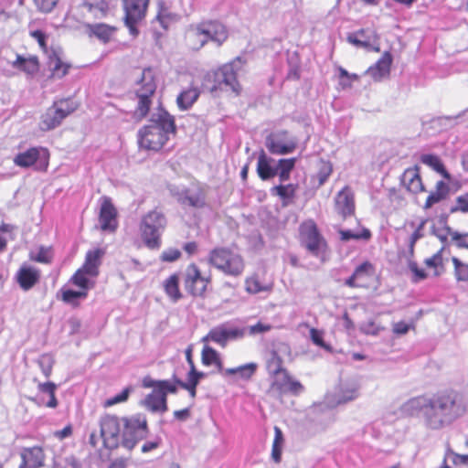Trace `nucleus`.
<instances>
[{
	"label": "nucleus",
	"instance_id": "obj_1",
	"mask_svg": "<svg viewBox=\"0 0 468 468\" xmlns=\"http://www.w3.org/2000/svg\"><path fill=\"white\" fill-rule=\"evenodd\" d=\"M404 411L411 417L421 416L429 428L436 430L463 415L466 406L458 391L445 389L432 398L419 396L409 399Z\"/></svg>",
	"mask_w": 468,
	"mask_h": 468
},
{
	"label": "nucleus",
	"instance_id": "obj_2",
	"mask_svg": "<svg viewBox=\"0 0 468 468\" xmlns=\"http://www.w3.org/2000/svg\"><path fill=\"white\" fill-rule=\"evenodd\" d=\"M176 132L174 116L164 108H158L157 112L152 115L150 123L138 131V145L146 151L158 152L166 144L169 135Z\"/></svg>",
	"mask_w": 468,
	"mask_h": 468
},
{
	"label": "nucleus",
	"instance_id": "obj_3",
	"mask_svg": "<svg viewBox=\"0 0 468 468\" xmlns=\"http://www.w3.org/2000/svg\"><path fill=\"white\" fill-rule=\"evenodd\" d=\"M207 261L214 269L233 278L240 277L246 268L243 256L238 250L226 246L213 248L208 252Z\"/></svg>",
	"mask_w": 468,
	"mask_h": 468
},
{
	"label": "nucleus",
	"instance_id": "obj_4",
	"mask_svg": "<svg viewBox=\"0 0 468 468\" xmlns=\"http://www.w3.org/2000/svg\"><path fill=\"white\" fill-rule=\"evenodd\" d=\"M144 388H152V392L145 396L143 405L151 412L164 413L168 410L167 395L177 392L176 385L170 380H155L150 376L142 379Z\"/></svg>",
	"mask_w": 468,
	"mask_h": 468
},
{
	"label": "nucleus",
	"instance_id": "obj_5",
	"mask_svg": "<svg viewBox=\"0 0 468 468\" xmlns=\"http://www.w3.org/2000/svg\"><path fill=\"white\" fill-rule=\"evenodd\" d=\"M167 225L165 215L154 208L142 217L139 225L140 236L144 246L151 250H157L162 246V234Z\"/></svg>",
	"mask_w": 468,
	"mask_h": 468
},
{
	"label": "nucleus",
	"instance_id": "obj_6",
	"mask_svg": "<svg viewBox=\"0 0 468 468\" xmlns=\"http://www.w3.org/2000/svg\"><path fill=\"white\" fill-rule=\"evenodd\" d=\"M299 240L313 256L324 261L329 251V246L322 235L317 224L312 218L303 220L299 225Z\"/></svg>",
	"mask_w": 468,
	"mask_h": 468
},
{
	"label": "nucleus",
	"instance_id": "obj_7",
	"mask_svg": "<svg viewBox=\"0 0 468 468\" xmlns=\"http://www.w3.org/2000/svg\"><path fill=\"white\" fill-rule=\"evenodd\" d=\"M184 289L193 298L204 299L212 287V274L205 273L196 262H190L183 274Z\"/></svg>",
	"mask_w": 468,
	"mask_h": 468
},
{
	"label": "nucleus",
	"instance_id": "obj_8",
	"mask_svg": "<svg viewBox=\"0 0 468 468\" xmlns=\"http://www.w3.org/2000/svg\"><path fill=\"white\" fill-rule=\"evenodd\" d=\"M79 106V102L69 97L54 101L40 117V130L50 131L59 126L62 121L73 113Z\"/></svg>",
	"mask_w": 468,
	"mask_h": 468
},
{
	"label": "nucleus",
	"instance_id": "obj_9",
	"mask_svg": "<svg viewBox=\"0 0 468 468\" xmlns=\"http://www.w3.org/2000/svg\"><path fill=\"white\" fill-rule=\"evenodd\" d=\"M237 62H240V58L238 57L235 59L219 66L217 69L207 75L208 80H213V84L210 87V90L212 92L229 90L236 95L240 93L241 85L238 80Z\"/></svg>",
	"mask_w": 468,
	"mask_h": 468
},
{
	"label": "nucleus",
	"instance_id": "obj_10",
	"mask_svg": "<svg viewBox=\"0 0 468 468\" xmlns=\"http://www.w3.org/2000/svg\"><path fill=\"white\" fill-rule=\"evenodd\" d=\"M122 446L133 450L139 441L146 438L149 432L148 420L145 414L138 412L122 418Z\"/></svg>",
	"mask_w": 468,
	"mask_h": 468
},
{
	"label": "nucleus",
	"instance_id": "obj_11",
	"mask_svg": "<svg viewBox=\"0 0 468 468\" xmlns=\"http://www.w3.org/2000/svg\"><path fill=\"white\" fill-rule=\"evenodd\" d=\"M151 0H122L123 11V23L131 36L139 35L138 25L147 15Z\"/></svg>",
	"mask_w": 468,
	"mask_h": 468
},
{
	"label": "nucleus",
	"instance_id": "obj_12",
	"mask_svg": "<svg viewBox=\"0 0 468 468\" xmlns=\"http://www.w3.org/2000/svg\"><path fill=\"white\" fill-rule=\"evenodd\" d=\"M101 437L104 448L115 450L122 445V418L113 414H105L100 420Z\"/></svg>",
	"mask_w": 468,
	"mask_h": 468
},
{
	"label": "nucleus",
	"instance_id": "obj_13",
	"mask_svg": "<svg viewBox=\"0 0 468 468\" xmlns=\"http://www.w3.org/2000/svg\"><path fill=\"white\" fill-rule=\"evenodd\" d=\"M16 165L27 168L36 165L38 171H47L49 165V152L43 147H31L25 152L17 154L14 158Z\"/></svg>",
	"mask_w": 468,
	"mask_h": 468
},
{
	"label": "nucleus",
	"instance_id": "obj_14",
	"mask_svg": "<svg viewBox=\"0 0 468 468\" xmlns=\"http://www.w3.org/2000/svg\"><path fill=\"white\" fill-rule=\"evenodd\" d=\"M272 378L268 389V392L272 396L282 398L287 393L297 396L304 389L303 384L294 379L287 369L282 370L280 375L272 376Z\"/></svg>",
	"mask_w": 468,
	"mask_h": 468
},
{
	"label": "nucleus",
	"instance_id": "obj_15",
	"mask_svg": "<svg viewBox=\"0 0 468 468\" xmlns=\"http://www.w3.org/2000/svg\"><path fill=\"white\" fill-rule=\"evenodd\" d=\"M245 335L244 329L239 327H228L226 324H219L211 328L208 333L202 337L201 341L213 342L221 347H226L229 340L242 338Z\"/></svg>",
	"mask_w": 468,
	"mask_h": 468
},
{
	"label": "nucleus",
	"instance_id": "obj_16",
	"mask_svg": "<svg viewBox=\"0 0 468 468\" xmlns=\"http://www.w3.org/2000/svg\"><path fill=\"white\" fill-rule=\"evenodd\" d=\"M346 40L356 48H363L378 53L380 51L379 36L376 30L371 28H361L350 33L347 35Z\"/></svg>",
	"mask_w": 468,
	"mask_h": 468
},
{
	"label": "nucleus",
	"instance_id": "obj_17",
	"mask_svg": "<svg viewBox=\"0 0 468 468\" xmlns=\"http://www.w3.org/2000/svg\"><path fill=\"white\" fill-rule=\"evenodd\" d=\"M376 276V266L369 261L359 264L353 274L345 281L349 288H368Z\"/></svg>",
	"mask_w": 468,
	"mask_h": 468
},
{
	"label": "nucleus",
	"instance_id": "obj_18",
	"mask_svg": "<svg viewBox=\"0 0 468 468\" xmlns=\"http://www.w3.org/2000/svg\"><path fill=\"white\" fill-rule=\"evenodd\" d=\"M199 24L201 28H203L207 43L210 41L215 43L218 47H220L229 39V29L221 21L209 19L201 21Z\"/></svg>",
	"mask_w": 468,
	"mask_h": 468
},
{
	"label": "nucleus",
	"instance_id": "obj_19",
	"mask_svg": "<svg viewBox=\"0 0 468 468\" xmlns=\"http://www.w3.org/2000/svg\"><path fill=\"white\" fill-rule=\"evenodd\" d=\"M99 223L103 231L114 232L118 228V211L108 197H103L101 199Z\"/></svg>",
	"mask_w": 468,
	"mask_h": 468
},
{
	"label": "nucleus",
	"instance_id": "obj_20",
	"mask_svg": "<svg viewBox=\"0 0 468 468\" xmlns=\"http://www.w3.org/2000/svg\"><path fill=\"white\" fill-rule=\"evenodd\" d=\"M84 28L90 37H95L103 44L111 42L119 29L116 26L106 23H87Z\"/></svg>",
	"mask_w": 468,
	"mask_h": 468
},
{
	"label": "nucleus",
	"instance_id": "obj_21",
	"mask_svg": "<svg viewBox=\"0 0 468 468\" xmlns=\"http://www.w3.org/2000/svg\"><path fill=\"white\" fill-rule=\"evenodd\" d=\"M48 65L50 71L48 78L51 80H60L64 78L72 68L69 62L62 59L61 52L57 49H51L50 53L48 55Z\"/></svg>",
	"mask_w": 468,
	"mask_h": 468
},
{
	"label": "nucleus",
	"instance_id": "obj_22",
	"mask_svg": "<svg viewBox=\"0 0 468 468\" xmlns=\"http://www.w3.org/2000/svg\"><path fill=\"white\" fill-rule=\"evenodd\" d=\"M401 183L409 192L414 195L426 192V188L420 176V167L418 165L409 167L403 172L401 176Z\"/></svg>",
	"mask_w": 468,
	"mask_h": 468
},
{
	"label": "nucleus",
	"instance_id": "obj_23",
	"mask_svg": "<svg viewBox=\"0 0 468 468\" xmlns=\"http://www.w3.org/2000/svg\"><path fill=\"white\" fill-rule=\"evenodd\" d=\"M20 457L21 463L18 468H41L46 459L44 450L40 446L24 448Z\"/></svg>",
	"mask_w": 468,
	"mask_h": 468
},
{
	"label": "nucleus",
	"instance_id": "obj_24",
	"mask_svg": "<svg viewBox=\"0 0 468 468\" xmlns=\"http://www.w3.org/2000/svg\"><path fill=\"white\" fill-rule=\"evenodd\" d=\"M335 207L336 212L344 218L354 215L355 213V198L350 187L346 186L335 197Z\"/></svg>",
	"mask_w": 468,
	"mask_h": 468
},
{
	"label": "nucleus",
	"instance_id": "obj_25",
	"mask_svg": "<svg viewBox=\"0 0 468 468\" xmlns=\"http://www.w3.org/2000/svg\"><path fill=\"white\" fill-rule=\"evenodd\" d=\"M105 254L106 250L104 248H95L87 251L81 268L86 271L90 277L95 278L99 275L100 266Z\"/></svg>",
	"mask_w": 468,
	"mask_h": 468
},
{
	"label": "nucleus",
	"instance_id": "obj_26",
	"mask_svg": "<svg viewBox=\"0 0 468 468\" xmlns=\"http://www.w3.org/2000/svg\"><path fill=\"white\" fill-rule=\"evenodd\" d=\"M392 56L388 51L383 53L381 58L366 71L375 81H380L388 77L392 65Z\"/></svg>",
	"mask_w": 468,
	"mask_h": 468
},
{
	"label": "nucleus",
	"instance_id": "obj_27",
	"mask_svg": "<svg viewBox=\"0 0 468 468\" xmlns=\"http://www.w3.org/2000/svg\"><path fill=\"white\" fill-rule=\"evenodd\" d=\"M40 271L31 266H22L16 272V282L24 291L32 289L40 280Z\"/></svg>",
	"mask_w": 468,
	"mask_h": 468
},
{
	"label": "nucleus",
	"instance_id": "obj_28",
	"mask_svg": "<svg viewBox=\"0 0 468 468\" xmlns=\"http://www.w3.org/2000/svg\"><path fill=\"white\" fill-rule=\"evenodd\" d=\"M80 6L95 20L106 18L111 13L109 0H82Z\"/></svg>",
	"mask_w": 468,
	"mask_h": 468
},
{
	"label": "nucleus",
	"instance_id": "obj_29",
	"mask_svg": "<svg viewBox=\"0 0 468 468\" xmlns=\"http://www.w3.org/2000/svg\"><path fill=\"white\" fill-rule=\"evenodd\" d=\"M12 67L28 76H34L40 69V61L37 55L29 57L16 55V59L12 62Z\"/></svg>",
	"mask_w": 468,
	"mask_h": 468
},
{
	"label": "nucleus",
	"instance_id": "obj_30",
	"mask_svg": "<svg viewBox=\"0 0 468 468\" xmlns=\"http://www.w3.org/2000/svg\"><path fill=\"white\" fill-rule=\"evenodd\" d=\"M185 43L189 49L195 51L201 49L207 44L203 28L199 23L190 26L186 31Z\"/></svg>",
	"mask_w": 468,
	"mask_h": 468
},
{
	"label": "nucleus",
	"instance_id": "obj_31",
	"mask_svg": "<svg viewBox=\"0 0 468 468\" xmlns=\"http://www.w3.org/2000/svg\"><path fill=\"white\" fill-rule=\"evenodd\" d=\"M162 288L166 297L173 303H177L183 298L180 289V277L177 272H174L162 282Z\"/></svg>",
	"mask_w": 468,
	"mask_h": 468
},
{
	"label": "nucleus",
	"instance_id": "obj_32",
	"mask_svg": "<svg viewBox=\"0 0 468 468\" xmlns=\"http://www.w3.org/2000/svg\"><path fill=\"white\" fill-rule=\"evenodd\" d=\"M138 87L134 91V94H144L149 97H154L156 90V78L152 69H144L142 72L140 80L138 81Z\"/></svg>",
	"mask_w": 468,
	"mask_h": 468
},
{
	"label": "nucleus",
	"instance_id": "obj_33",
	"mask_svg": "<svg viewBox=\"0 0 468 468\" xmlns=\"http://www.w3.org/2000/svg\"><path fill=\"white\" fill-rule=\"evenodd\" d=\"M137 99V103L132 112V118L134 122H140L148 115L152 103L153 97L144 94H134Z\"/></svg>",
	"mask_w": 468,
	"mask_h": 468
},
{
	"label": "nucleus",
	"instance_id": "obj_34",
	"mask_svg": "<svg viewBox=\"0 0 468 468\" xmlns=\"http://www.w3.org/2000/svg\"><path fill=\"white\" fill-rule=\"evenodd\" d=\"M245 291L250 294H257L271 290L272 285L264 282L259 273H252L244 281Z\"/></svg>",
	"mask_w": 468,
	"mask_h": 468
},
{
	"label": "nucleus",
	"instance_id": "obj_35",
	"mask_svg": "<svg viewBox=\"0 0 468 468\" xmlns=\"http://www.w3.org/2000/svg\"><path fill=\"white\" fill-rule=\"evenodd\" d=\"M450 192V187L447 183L440 180L436 183L435 190L432 191L426 198L423 205L424 209L431 208L433 205L446 199Z\"/></svg>",
	"mask_w": 468,
	"mask_h": 468
},
{
	"label": "nucleus",
	"instance_id": "obj_36",
	"mask_svg": "<svg viewBox=\"0 0 468 468\" xmlns=\"http://www.w3.org/2000/svg\"><path fill=\"white\" fill-rule=\"evenodd\" d=\"M297 189V184H281L271 187V193L272 196H277L282 200L283 206H287L293 201Z\"/></svg>",
	"mask_w": 468,
	"mask_h": 468
},
{
	"label": "nucleus",
	"instance_id": "obj_37",
	"mask_svg": "<svg viewBox=\"0 0 468 468\" xmlns=\"http://www.w3.org/2000/svg\"><path fill=\"white\" fill-rule=\"evenodd\" d=\"M200 90L196 86H190L188 89L182 90L177 98L176 104L182 111L188 110L197 101Z\"/></svg>",
	"mask_w": 468,
	"mask_h": 468
},
{
	"label": "nucleus",
	"instance_id": "obj_38",
	"mask_svg": "<svg viewBox=\"0 0 468 468\" xmlns=\"http://www.w3.org/2000/svg\"><path fill=\"white\" fill-rule=\"evenodd\" d=\"M181 204L192 207H203L205 202V192L201 187L196 191L186 190L182 193L179 198Z\"/></svg>",
	"mask_w": 468,
	"mask_h": 468
},
{
	"label": "nucleus",
	"instance_id": "obj_39",
	"mask_svg": "<svg viewBox=\"0 0 468 468\" xmlns=\"http://www.w3.org/2000/svg\"><path fill=\"white\" fill-rule=\"evenodd\" d=\"M37 389L41 395H47L48 400H45L43 397L40 398L41 403L48 408H57L58 402L56 398L57 385L53 382L38 383Z\"/></svg>",
	"mask_w": 468,
	"mask_h": 468
},
{
	"label": "nucleus",
	"instance_id": "obj_40",
	"mask_svg": "<svg viewBox=\"0 0 468 468\" xmlns=\"http://www.w3.org/2000/svg\"><path fill=\"white\" fill-rule=\"evenodd\" d=\"M257 173L261 180H268L277 175L276 168L271 167L270 159L262 150L258 157Z\"/></svg>",
	"mask_w": 468,
	"mask_h": 468
},
{
	"label": "nucleus",
	"instance_id": "obj_41",
	"mask_svg": "<svg viewBox=\"0 0 468 468\" xmlns=\"http://www.w3.org/2000/svg\"><path fill=\"white\" fill-rule=\"evenodd\" d=\"M266 146L272 154H287L295 150L296 144L294 142L283 143L280 140L269 138Z\"/></svg>",
	"mask_w": 468,
	"mask_h": 468
},
{
	"label": "nucleus",
	"instance_id": "obj_42",
	"mask_svg": "<svg viewBox=\"0 0 468 468\" xmlns=\"http://www.w3.org/2000/svg\"><path fill=\"white\" fill-rule=\"evenodd\" d=\"M256 363H248L237 367L226 368L223 371L225 376L239 375V378L243 380H250L257 370Z\"/></svg>",
	"mask_w": 468,
	"mask_h": 468
},
{
	"label": "nucleus",
	"instance_id": "obj_43",
	"mask_svg": "<svg viewBox=\"0 0 468 468\" xmlns=\"http://www.w3.org/2000/svg\"><path fill=\"white\" fill-rule=\"evenodd\" d=\"M201 362L204 366H216L220 372H223V365L219 354L213 347L204 346L201 351Z\"/></svg>",
	"mask_w": 468,
	"mask_h": 468
},
{
	"label": "nucleus",
	"instance_id": "obj_44",
	"mask_svg": "<svg viewBox=\"0 0 468 468\" xmlns=\"http://www.w3.org/2000/svg\"><path fill=\"white\" fill-rule=\"evenodd\" d=\"M420 162L441 174L444 178L450 179V174L438 155L432 154H422Z\"/></svg>",
	"mask_w": 468,
	"mask_h": 468
},
{
	"label": "nucleus",
	"instance_id": "obj_45",
	"mask_svg": "<svg viewBox=\"0 0 468 468\" xmlns=\"http://www.w3.org/2000/svg\"><path fill=\"white\" fill-rule=\"evenodd\" d=\"M296 158L280 159L277 165V175L281 182L288 181L291 177V173L294 169Z\"/></svg>",
	"mask_w": 468,
	"mask_h": 468
},
{
	"label": "nucleus",
	"instance_id": "obj_46",
	"mask_svg": "<svg viewBox=\"0 0 468 468\" xmlns=\"http://www.w3.org/2000/svg\"><path fill=\"white\" fill-rule=\"evenodd\" d=\"M284 444V437L282 430L275 426L274 427V439L271 446V459L274 463H279L282 461V452Z\"/></svg>",
	"mask_w": 468,
	"mask_h": 468
},
{
	"label": "nucleus",
	"instance_id": "obj_47",
	"mask_svg": "<svg viewBox=\"0 0 468 468\" xmlns=\"http://www.w3.org/2000/svg\"><path fill=\"white\" fill-rule=\"evenodd\" d=\"M333 164L330 161L321 159L318 165V171L314 176L317 181V187L322 186L330 177L333 173Z\"/></svg>",
	"mask_w": 468,
	"mask_h": 468
},
{
	"label": "nucleus",
	"instance_id": "obj_48",
	"mask_svg": "<svg viewBox=\"0 0 468 468\" xmlns=\"http://www.w3.org/2000/svg\"><path fill=\"white\" fill-rule=\"evenodd\" d=\"M90 278L83 268H79L70 278V282L75 286L80 288L81 291H85L88 293L90 288L93 286V283L90 282Z\"/></svg>",
	"mask_w": 468,
	"mask_h": 468
},
{
	"label": "nucleus",
	"instance_id": "obj_49",
	"mask_svg": "<svg viewBox=\"0 0 468 468\" xmlns=\"http://www.w3.org/2000/svg\"><path fill=\"white\" fill-rule=\"evenodd\" d=\"M340 239L342 241H348L350 239L356 240H369L372 237V233L368 229L363 228L359 232H353L351 230H339Z\"/></svg>",
	"mask_w": 468,
	"mask_h": 468
},
{
	"label": "nucleus",
	"instance_id": "obj_50",
	"mask_svg": "<svg viewBox=\"0 0 468 468\" xmlns=\"http://www.w3.org/2000/svg\"><path fill=\"white\" fill-rule=\"evenodd\" d=\"M54 258V253L52 247H44L41 246L38 249V251L36 255L30 254L29 259L32 261L43 263V264H49L52 262Z\"/></svg>",
	"mask_w": 468,
	"mask_h": 468
},
{
	"label": "nucleus",
	"instance_id": "obj_51",
	"mask_svg": "<svg viewBox=\"0 0 468 468\" xmlns=\"http://www.w3.org/2000/svg\"><path fill=\"white\" fill-rule=\"evenodd\" d=\"M339 72V87L341 90H347L351 89L353 86V82L359 80L360 77L359 75L356 73H349L346 69L344 68L338 69Z\"/></svg>",
	"mask_w": 468,
	"mask_h": 468
},
{
	"label": "nucleus",
	"instance_id": "obj_52",
	"mask_svg": "<svg viewBox=\"0 0 468 468\" xmlns=\"http://www.w3.org/2000/svg\"><path fill=\"white\" fill-rule=\"evenodd\" d=\"M452 261L456 280L459 282H468V263L463 262L456 257H453Z\"/></svg>",
	"mask_w": 468,
	"mask_h": 468
},
{
	"label": "nucleus",
	"instance_id": "obj_53",
	"mask_svg": "<svg viewBox=\"0 0 468 468\" xmlns=\"http://www.w3.org/2000/svg\"><path fill=\"white\" fill-rule=\"evenodd\" d=\"M132 391H133L132 387H127V388H123L121 393H119L112 398L107 399L103 402V407L110 408L116 404H121V403L126 402L128 400Z\"/></svg>",
	"mask_w": 468,
	"mask_h": 468
},
{
	"label": "nucleus",
	"instance_id": "obj_54",
	"mask_svg": "<svg viewBox=\"0 0 468 468\" xmlns=\"http://www.w3.org/2000/svg\"><path fill=\"white\" fill-rule=\"evenodd\" d=\"M424 262L427 267L434 269L435 275H439L443 270L442 250L426 259Z\"/></svg>",
	"mask_w": 468,
	"mask_h": 468
},
{
	"label": "nucleus",
	"instance_id": "obj_55",
	"mask_svg": "<svg viewBox=\"0 0 468 468\" xmlns=\"http://www.w3.org/2000/svg\"><path fill=\"white\" fill-rule=\"evenodd\" d=\"M450 212L468 214V192L456 197L455 204L450 208Z\"/></svg>",
	"mask_w": 468,
	"mask_h": 468
},
{
	"label": "nucleus",
	"instance_id": "obj_56",
	"mask_svg": "<svg viewBox=\"0 0 468 468\" xmlns=\"http://www.w3.org/2000/svg\"><path fill=\"white\" fill-rule=\"evenodd\" d=\"M451 241L458 248V249H465L468 250V232H458L452 231L450 233Z\"/></svg>",
	"mask_w": 468,
	"mask_h": 468
},
{
	"label": "nucleus",
	"instance_id": "obj_57",
	"mask_svg": "<svg viewBox=\"0 0 468 468\" xmlns=\"http://www.w3.org/2000/svg\"><path fill=\"white\" fill-rule=\"evenodd\" d=\"M59 0H33L37 9L41 13H50L58 5Z\"/></svg>",
	"mask_w": 468,
	"mask_h": 468
},
{
	"label": "nucleus",
	"instance_id": "obj_58",
	"mask_svg": "<svg viewBox=\"0 0 468 468\" xmlns=\"http://www.w3.org/2000/svg\"><path fill=\"white\" fill-rule=\"evenodd\" d=\"M29 35L31 37H33L34 39L37 40V42L38 43V46H39L40 49L43 51V53L48 54V44H47V38H48L47 34L45 32H43L42 30L37 29V30L30 31Z\"/></svg>",
	"mask_w": 468,
	"mask_h": 468
},
{
	"label": "nucleus",
	"instance_id": "obj_59",
	"mask_svg": "<svg viewBox=\"0 0 468 468\" xmlns=\"http://www.w3.org/2000/svg\"><path fill=\"white\" fill-rule=\"evenodd\" d=\"M182 256L181 251L176 248H169L164 250L160 255V260L164 262H175Z\"/></svg>",
	"mask_w": 468,
	"mask_h": 468
},
{
	"label": "nucleus",
	"instance_id": "obj_60",
	"mask_svg": "<svg viewBox=\"0 0 468 468\" xmlns=\"http://www.w3.org/2000/svg\"><path fill=\"white\" fill-rule=\"evenodd\" d=\"M282 358L279 356L276 351L271 352V357L268 361V366L271 367L273 365L275 367L274 370L271 372V376H278L282 370H286V368L282 366Z\"/></svg>",
	"mask_w": 468,
	"mask_h": 468
},
{
	"label": "nucleus",
	"instance_id": "obj_61",
	"mask_svg": "<svg viewBox=\"0 0 468 468\" xmlns=\"http://www.w3.org/2000/svg\"><path fill=\"white\" fill-rule=\"evenodd\" d=\"M87 295L88 294L85 291H81V290L80 291H73V290L68 289V290L62 291L61 299L65 303H72L75 299L86 298Z\"/></svg>",
	"mask_w": 468,
	"mask_h": 468
},
{
	"label": "nucleus",
	"instance_id": "obj_62",
	"mask_svg": "<svg viewBox=\"0 0 468 468\" xmlns=\"http://www.w3.org/2000/svg\"><path fill=\"white\" fill-rule=\"evenodd\" d=\"M272 329V325L268 323H263L259 321L257 324L253 325H250L248 330L249 334L251 335H259V334H264Z\"/></svg>",
	"mask_w": 468,
	"mask_h": 468
},
{
	"label": "nucleus",
	"instance_id": "obj_63",
	"mask_svg": "<svg viewBox=\"0 0 468 468\" xmlns=\"http://www.w3.org/2000/svg\"><path fill=\"white\" fill-rule=\"evenodd\" d=\"M424 226H425V221L422 220L419 226L415 229V230L413 231V233L410 235V243H409V247H410V252L412 253L413 250H414V246H415V243L423 237V229H424Z\"/></svg>",
	"mask_w": 468,
	"mask_h": 468
},
{
	"label": "nucleus",
	"instance_id": "obj_64",
	"mask_svg": "<svg viewBox=\"0 0 468 468\" xmlns=\"http://www.w3.org/2000/svg\"><path fill=\"white\" fill-rule=\"evenodd\" d=\"M409 269L413 273L412 281L418 282L427 278V273L423 269L419 268L418 263L415 261L409 262Z\"/></svg>",
	"mask_w": 468,
	"mask_h": 468
}]
</instances>
